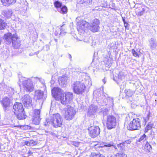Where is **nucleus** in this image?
I'll use <instances>...</instances> for the list:
<instances>
[{
	"label": "nucleus",
	"instance_id": "nucleus-1",
	"mask_svg": "<svg viewBox=\"0 0 157 157\" xmlns=\"http://www.w3.org/2000/svg\"><path fill=\"white\" fill-rule=\"evenodd\" d=\"M77 29L79 32L82 33H84L88 29H90L93 32L98 31V19H94L92 25L90 26L89 23L84 20H80L77 22Z\"/></svg>",
	"mask_w": 157,
	"mask_h": 157
},
{
	"label": "nucleus",
	"instance_id": "nucleus-2",
	"mask_svg": "<svg viewBox=\"0 0 157 157\" xmlns=\"http://www.w3.org/2000/svg\"><path fill=\"white\" fill-rule=\"evenodd\" d=\"M127 129L130 131L139 130L141 127V121L139 118H133L128 116L126 118L124 123Z\"/></svg>",
	"mask_w": 157,
	"mask_h": 157
},
{
	"label": "nucleus",
	"instance_id": "nucleus-3",
	"mask_svg": "<svg viewBox=\"0 0 157 157\" xmlns=\"http://www.w3.org/2000/svg\"><path fill=\"white\" fill-rule=\"evenodd\" d=\"M4 39L6 40V43L8 44L12 42L13 46L15 48H17L20 45V41L16 34L12 35L10 33H8L4 35Z\"/></svg>",
	"mask_w": 157,
	"mask_h": 157
},
{
	"label": "nucleus",
	"instance_id": "nucleus-4",
	"mask_svg": "<svg viewBox=\"0 0 157 157\" xmlns=\"http://www.w3.org/2000/svg\"><path fill=\"white\" fill-rule=\"evenodd\" d=\"M83 81H76L73 83L72 87L75 93L78 94H82L84 91L86 86Z\"/></svg>",
	"mask_w": 157,
	"mask_h": 157
},
{
	"label": "nucleus",
	"instance_id": "nucleus-5",
	"mask_svg": "<svg viewBox=\"0 0 157 157\" xmlns=\"http://www.w3.org/2000/svg\"><path fill=\"white\" fill-rule=\"evenodd\" d=\"M19 80L22 82L24 89L26 91L31 92L33 91L34 86L30 79L22 77L19 79Z\"/></svg>",
	"mask_w": 157,
	"mask_h": 157
},
{
	"label": "nucleus",
	"instance_id": "nucleus-6",
	"mask_svg": "<svg viewBox=\"0 0 157 157\" xmlns=\"http://www.w3.org/2000/svg\"><path fill=\"white\" fill-rule=\"evenodd\" d=\"M106 125L108 129L114 128L117 125L116 118L112 115H108L106 121Z\"/></svg>",
	"mask_w": 157,
	"mask_h": 157
},
{
	"label": "nucleus",
	"instance_id": "nucleus-7",
	"mask_svg": "<svg viewBox=\"0 0 157 157\" xmlns=\"http://www.w3.org/2000/svg\"><path fill=\"white\" fill-rule=\"evenodd\" d=\"M64 95H63L60 101L62 104L66 105L70 104L72 101L73 94L72 93L66 92L63 93Z\"/></svg>",
	"mask_w": 157,
	"mask_h": 157
},
{
	"label": "nucleus",
	"instance_id": "nucleus-8",
	"mask_svg": "<svg viewBox=\"0 0 157 157\" xmlns=\"http://www.w3.org/2000/svg\"><path fill=\"white\" fill-rule=\"evenodd\" d=\"M51 121L52 124L54 127L57 128L61 126L63 119L59 114H53Z\"/></svg>",
	"mask_w": 157,
	"mask_h": 157
},
{
	"label": "nucleus",
	"instance_id": "nucleus-9",
	"mask_svg": "<svg viewBox=\"0 0 157 157\" xmlns=\"http://www.w3.org/2000/svg\"><path fill=\"white\" fill-rule=\"evenodd\" d=\"M63 93V91L58 87H54L52 90V96L57 101H60L63 95H64Z\"/></svg>",
	"mask_w": 157,
	"mask_h": 157
},
{
	"label": "nucleus",
	"instance_id": "nucleus-10",
	"mask_svg": "<svg viewBox=\"0 0 157 157\" xmlns=\"http://www.w3.org/2000/svg\"><path fill=\"white\" fill-rule=\"evenodd\" d=\"M75 114V111L74 109L71 106H69L65 110L64 115L66 120H70L72 119Z\"/></svg>",
	"mask_w": 157,
	"mask_h": 157
},
{
	"label": "nucleus",
	"instance_id": "nucleus-11",
	"mask_svg": "<svg viewBox=\"0 0 157 157\" xmlns=\"http://www.w3.org/2000/svg\"><path fill=\"white\" fill-rule=\"evenodd\" d=\"M21 100L25 106L28 107L31 105L32 99L29 95H24L22 97Z\"/></svg>",
	"mask_w": 157,
	"mask_h": 157
},
{
	"label": "nucleus",
	"instance_id": "nucleus-12",
	"mask_svg": "<svg viewBox=\"0 0 157 157\" xmlns=\"http://www.w3.org/2000/svg\"><path fill=\"white\" fill-rule=\"evenodd\" d=\"M12 99L10 97L5 96L3 98L1 102L3 107L6 108L9 107L12 103Z\"/></svg>",
	"mask_w": 157,
	"mask_h": 157
},
{
	"label": "nucleus",
	"instance_id": "nucleus-13",
	"mask_svg": "<svg viewBox=\"0 0 157 157\" xmlns=\"http://www.w3.org/2000/svg\"><path fill=\"white\" fill-rule=\"evenodd\" d=\"M13 108L14 111V113H18L23 111V105L21 103L16 102L13 105Z\"/></svg>",
	"mask_w": 157,
	"mask_h": 157
},
{
	"label": "nucleus",
	"instance_id": "nucleus-14",
	"mask_svg": "<svg viewBox=\"0 0 157 157\" xmlns=\"http://www.w3.org/2000/svg\"><path fill=\"white\" fill-rule=\"evenodd\" d=\"M88 130L89 131V134L92 137L94 138L97 136L96 132L97 128V127H91L90 128H89Z\"/></svg>",
	"mask_w": 157,
	"mask_h": 157
},
{
	"label": "nucleus",
	"instance_id": "nucleus-15",
	"mask_svg": "<svg viewBox=\"0 0 157 157\" xmlns=\"http://www.w3.org/2000/svg\"><path fill=\"white\" fill-rule=\"evenodd\" d=\"M68 80V78L67 76H64L59 78L58 81L59 85L64 87L67 83Z\"/></svg>",
	"mask_w": 157,
	"mask_h": 157
},
{
	"label": "nucleus",
	"instance_id": "nucleus-16",
	"mask_svg": "<svg viewBox=\"0 0 157 157\" xmlns=\"http://www.w3.org/2000/svg\"><path fill=\"white\" fill-rule=\"evenodd\" d=\"M16 115L17 118L19 120H23L26 117V115L25 114L24 111L18 112V113H14Z\"/></svg>",
	"mask_w": 157,
	"mask_h": 157
},
{
	"label": "nucleus",
	"instance_id": "nucleus-17",
	"mask_svg": "<svg viewBox=\"0 0 157 157\" xmlns=\"http://www.w3.org/2000/svg\"><path fill=\"white\" fill-rule=\"evenodd\" d=\"M145 10L144 8H142L141 10V7H139L136 8L135 10L136 14L138 16H141L143 15L144 13Z\"/></svg>",
	"mask_w": 157,
	"mask_h": 157
},
{
	"label": "nucleus",
	"instance_id": "nucleus-18",
	"mask_svg": "<svg viewBox=\"0 0 157 157\" xmlns=\"http://www.w3.org/2000/svg\"><path fill=\"white\" fill-rule=\"evenodd\" d=\"M140 49H137L136 50L134 49L132 50V55L135 57H139L141 56L142 53Z\"/></svg>",
	"mask_w": 157,
	"mask_h": 157
},
{
	"label": "nucleus",
	"instance_id": "nucleus-19",
	"mask_svg": "<svg viewBox=\"0 0 157 157\" xmlns=\"http://www.w3.org/2000/svg\"><path fill=\"white\" fill-rule=\"evenodd\" d=\"M143 149L147 153H150L151 150V146L147 141L146 142Z\"/></svg>",
	"mask_w": 157,
	"mask_h": 157
},
{
	"label": "nucleus",
	"instance_id": "nucleus-20",
	"mask_svg": "<svg viewBox=\"0 0 157 157\" xmlns=\"http://www.w3.org/2000/svg\"><path fill=\"white\" fill-rule=\"evenodd\" d=\"M43 96V92L40 90H37L35 91V97L38 99H41Z\"/></svg>",
	"mask_w": 157,
	"mask_h": 157
},
{
	"label": "nucleus",
	"instance_id": "nucleus-21",
	"mask_svg": "<svg viewBox=\"0 0 157 157\" xmlns=\"http://www.w3.org/2000/svg\"><path fill=\"white\" fill-rule=\"evenodd\" d=\"M1 1L4 5L6 6L14 4L16 0H1Z\"/></svg>",
	"mask_w": 157,
	"mask_h": 157
},
{
	"label": "nucleus",
	"instance_id": "nucleus-22",
	"mask_svg": "<svg viewBox=\"0 0 157 157\" xmlns=\"http://www.w3.org/2000/svg\"><path fill=\"white\" fill-rule=\"evenodd\" d=\"M124 93L125 94V97L127 98L131 97L133 94L132 91L130 89H125Z\"/></svg>",
	"mask_w": 157,
	"mask_h": 157
},
{
	"label": "nucleus",
	"instance_id": "nucleus-23",
	"mask_svg": "<svg viewBox=\"0 0 157 157\" xmlns=\"http://www.w3.org/2000/svg\"><path fill=\"white\" fill-rule=\"evenodd\" d=\"M40 117H36L35 116H33V118L32 123L33 124L35 125L39 124L40 123Z\"/></svg>",
	"mask_w": 157,
	"mask_h": 157
},
{
	"label": "nucleus",
	"instance_id": "nucleus-24",
	"mask_svg": "<svg viewBox=\"0 0 157 157\" xmlns=\"http://www.w3.org/2000/svg\"><path fill=\"white\" fill-rule=\"evenodd\" d=\"M85 83L84 84L85 85L89 87H90L92 85V82L91 79L89 77H87V78L85 79Z\"/></svg>",
	"mask_w": 157,
	"mask_h": 157
},
{
	"label": "nucleus",
	"instance_id": "nucleus-25",
	"mask_svg": "<svg viewBox=\"0 0 157 157\" xmlns=\"http://www.w3.org/2000/svg\"><path fill=\"white\" fill-rule=\"evenodd\" d=\"M153 126V124L149 123L144 128V132L145 133L147 132L149 130L152 128Z\"/></svg>",
	"mask_w": 157,
	"mask_h": 157
},
{
	"label": "nucleus",
	"instance_id": "nucleus-26",
	"mask_svg": "<svg viewBox=\"0 0 157 157\" xmlns=\"http://www.w3.org/2000/svg\"><path fill=\"white\" fill-rule=\"evenodd\" d=\"M6 23L3 20L0 19V30L4 29L6 28Z\"/></svg>",
	"mask_w": 157,
	"mask_h": 157
},
{
	"label": "nucleus",
	"instance_id": "nucleus-27",
	"mask_svg": "<svg viewBox=\"0 0 157 157\" xmlns=\"http://www.w3.org/2000/svg\"><path fill=\"white\" fill-rule=\"evenodd\" d=\"M96 111V110L95 109H94L93 106H90L88 110V113L90 115H92L94 114Z\"/></svg>",
	"mask_w": 157,
	"mask_h": 157
},
{
	"label": "nucleus",
	"instance_id": "nucleus-28",
	"mask_svg": "<svg viewBox=\"0 0 157 157\" xmlns=\"http://www.w3.org/2000/svg\"><path fill=\"white\" fill-rule=\"evenodd\" d=\"M111 157H127V155L123 153H117Z\"/></svg>",
	"mask_w": 157,
	"mask_h": 157
},
{
	"label": "nucleus",
	"instance_id": "nucleus-29",
	"mask_svg": "<svg viewBox=\"0 0 157 157\" xmlns=\"http://www.w3.org/2000/svg\"><path fill=\"white\" fill-rule=\"evenodd\" d=\"M67 11V9L65 6H64L62 8H60L58 10V11L60 12L61 13H66Z\"/></svg>",
	"mask_w": 157,
	"mask_h": 157
},
{
	"label": "nucleus",
	"instance_id": "nucleus-30",
	"mask_svg": "<svg viewBox=\"0 0 157 157\" xmlns=\"http://www.w3.org/2000/svg\"><path fill=\"white\" fill-rule=\"evenodd\" d=\"M26 144L30 146H33L36 144V143L34 142L33 140H31L29 142H26Z\"/></svg>",
	"mask_w": 157,
	"mask_h": 157
},
{
	"label": "nucleus",
	"instance_id": "nucleus-31",
	"mask_svg": "<svg viewBox=\"0 0 157 157\" xmlns=\"http://www.w3.org/2000/svg\"><path fill=\"white\" fill-rule=\"evenodd\" d=\"M12 13V12L11 10H8L5 11V16L7 17H10Z\"/></svg>",
	"mask_w": 157,
	"mask_h": 157
},
{
	"label": "nucleus",
	"instance_id": "nucleus-32",
	"mask_svg": "<svg viewBox=\"0 0 157 157\" xmlns=\"http://www.w3.org/2000/svg\"><path fill=\"white\" fill-rule=\"evenodd\" d=\"M40 111L39 110L35 109L34 110V113L33 116H35L36 117H40Z\"/></svg>",
	"mask_w": 157,
	"mask_h": 157
},
{
	"label": "nucleus",
	"instance_id": "nucleus-33",
	"mask_svg": "<svg viewBox=\"0 0 157 157\" xmlns=\"http://www.w3.org/2000/svg\"><path fill=\"white\" fill-rule=\"evenodd\" d=\"M92 1V0H80V2L81 4H82L89 3L90 4V3Z\"/></svg>",
	"mask_w": 157,
	"mask_h": 157
},
{
	"label": "nucleus",
	"instance_id": "nucleus-34",
	"mask_svg": "<svg viewBox=\"0 0 157 157\" xmlns=\"http://www.w3.org/2000/svg\"><path fill=\"white\" fill-rule=\"evenodd\" d=\"M146 135L145 134H144L140 137L138 140V141L140 142L141 141H142V140H144V139L146 140Z\"/></svg>",
	"mask_w": 157,
	"mask_h": 157
},
{
	"label": "nucleus",
	"instance_id": "nucleus-35",
	"mask_svg": "<svg viewBox=\"0 0 157 157\" xmlns=\"http://www.w3.org/2000/svg\"><path fill=\"white\" fill-rule=\"evenodd\" d=\"M55 6L57 8L61 7L62 4L58 1H56L54 3Z\"/></svg>",
	"mask_w": 157,
	"mask_h": 157
},
{
	"label": "nucleus",
	"instance_id": "nucleus-36",
	"mask_svg": "<svg viewBox=\"0 0 157 157\" xmlns=\"http://www.w3.org/2000/svg\"><path fill=\"white\" fill-rule=\"evenodd\" d=\"M32 80L36 83L40 82V79L37 77H34L32 78Z\"/></svg>",
	"mask_w": 157,
	"mask_h": 157
},
{
	"label": "nucleus",
	"instance_id": "nucleus-37",
	"mask_svg": "<svg viewBox=\"0 0 157 157\" xmlns=\"http://www.w3.org/2000/svg\"><path fill=\"white\" fill-rule=\"evenodd\" d=\"M98 154L95 153H92L91 154V157H98Z\"/></svg>",
	"mask_w": 157,
	"mask_h": 157
},
{
	"label": "nucleus",
	"instance_id": "nucleus-38",
	"mask_svg": "<svg viewBox=\"0 0 157 157\" xmlns=\"http://www.w3.org/2000/svg\"><path fill=\"white\" fill-rule=\"evenodd\" d=\"M112 146H113V144H105L104 145V146L106 147H111Z\"/></svg>",
	"mask_w": 157,
	"mask_h": 157
},
{
	"label": "nucleus",
	"instance_id": "nucleus-39",
	"mask_svg": "<svg viewBox=\"0 0 157 157\" xmlns=\"http://www.w3.org/2000/svg\"><path fill=\"white\" fill-rule=\"evenodd\" d=\"M65 26V25L63 24L62 25V26L61 27V30L63 31V29H64V27Z\"/></svg>",
	"mask_w": 157,
	"mask_h": 157
},
{
	"label": "nucleus",
	"instance_id": "nucleus-40",
	"mask_svg": "<svg viewBox=\"0 0 157 157\" xmlns=\"http://www.w3.org/2000/svg\"><path fill=\"white\" fill-rule=\"evenodd\" d=\"M96 43V42L94 40H93L92 43V45L93 46H94L96 45L95 43Z\"/></svg>",
	"mask_w": 157,
	"mask_h": 157
},
{
	"label": "nucleus",
	"instance_id": "nucleus-41",
	"mask_svg": "<svg viewBox=\"0 0 157 157\" xmlns=\"http://www.w3.org/2000/svg\"><path fill=\"white\" fill-rule=\"evenodd\" d=\"M123 22L125 25V27H126L128 25V23H127L125 21L124 22Z\"/></svg>",
	"mask_w": 157,
	"mask_h": 157
},
{
	"label": "nucleus",
	"instance_id": "nucleus-42",
	"mask_svg": "<svg viewBox=\"0 0 157 157\" xmlns=\"http://www.w3.org/2000/svg\"><path fill=\"white\" fill-rule=\"evenodd\" d=\"M123 22L125 25V27H126L128 25V23H127L125 21L124 22Z\"/></svg>",
	"mask_w": 157,
	"mask_h": 157
},
{
	"label": "nucleus",
	"instance_id": "nucleus-43",
	"mask_svg": "<svg viewBox=\"0 0 157 157\" xmlns=\"http://www.w3.org/2000/svg\"><path fill=\"white\" fill-rule=\"evenodd\" d=\"M99 157H105L103 155L100 154V155H99Z\"/></svg>",
	"mask_w": 157,
	"mask_h": 157
},
{
	"label": "nucleus",
	"instance_id": "nucleus-44",
	"mask_svg": "<svg viewBox=\"0 0 157 157\" xmlns=\"http://www.w3.org/2000/svg\"><path fill=\"white\" fill-rule=\"evenodd\" d=\"M68 57L70 59H71V56L69 54H68Z\"/></svg>",
	"mask_w": 157,
	"mask_h": 157
},
{
	"label": "nucleus",
	"instance_id": "nucleus-45",
	"mask_svg": "<svg viewBox=\"0 0 157 157\" xmlns=\"http://www.w3.org/2000/svg\"><path fill=\"white\" fill-rule=\"evenodd\" d=\"M122 20L123 22H124L125 21L124 17H122Z\"/></svg>",
	"mask_w": 157,
	"mask_h": 157
},
{
	"label": "nucleus",
	"instance_id": "nucleus-46",
	"mask_svg": "<svg viewBox=\"0 0 157 157\" xmlns=\"http://www.w3.org/2000/svg\"><path fill=\"white\" fill-rule=\"evenodd\" d=\"M96 53L97 54H98V53H97H97H96V52H95V53H94V55H95V54H96Z\"/></svg>",
	"mask_w": 157,
	"mask_h": 157
},
{
	"label": "nucleus",
	"instance_id": "nucleus-47",
	"mask_svg": "<svg viewBox=\"0 0 157 157\" xmlns=\"http://www.w3.org/2000/svg\"><path fill=\"white\" fill-rule=\"evenodd\" d=\"M76 144H77V145H78V143H76Z\"/></svg>",
	"mask_w": 157,
	"mask_h": 157
},
{
	"label": "nucleus",
	"instance_id": "nucleus-48",
	"mask_svg": "<svg viewBox=\"0 0 157 157\" xmlns=\"http://www.w3.org/2000/svg\"><path fill=\"white\" fill-rule=\"evenodd\" d=\"M121 144H120L119 145H121Z\"/></svg>",
	"mask_w": 157,
	"mask_h": 157
}]
</instances>
